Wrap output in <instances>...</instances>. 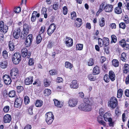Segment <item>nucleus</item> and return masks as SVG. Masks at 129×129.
<instances>
[{"instance_id":"obj_1","label":"nucleus","mask_w":129,"mask_h":129,"mask_svg":"<svg viewBox=\"0 0 129 129\" xmlns=\"http://www.w3.org/2000/svg\"><path fill=\"white\" fill-rule=\"evenodd\" d=\"M90 99L88 98H85L84 102L79 105V109L85 111H89L91 110L92 104Z\"/></svg>"},{"instance_id":"obj_2","label":"nucleus","mask_w":129,"mask_h":129,"mask_svg":"<svg viewBox=\"0 0 129 129\" xmlns=\"http://www.w3.org/2000/svg\"><path fill=\"white\" fill-rule=\"evenodd\" d=\"M104 4L103 3H102L100 5V8L97 13H99L103 10H104L105 12L108 13H110L112 11L113 8V5L107 4L105 6H104Z\"/></svg>"},{"instance_id":"obj_3","label":"nucleus","mask_w":129,"mask_h":129,"mask_svg":"<svg viewBox=\"0 0 129 129\" xmlns=\"http://www.w3.org/2000/svg\"><path fill=\"white\" fill-rule=\"evenodd\" d=\"M54 119L53 114L50 112L46 113L45 115V119L46 122L48 124H51Z\"/></svg>"},{"instance_id":"obj_4","label":"nucleus","mask_w":129,"mask_h":129,"mask_svg":"<svg viewBox=\"0 0 129 129\" xmlns=\"http://www.w3.org/2000/svg\"><path fill=\"white\" fill-rule=\"evenodd\" d=\"M118 105L117 100L116 98L112 97L108 102V106L112 109L115 108Z\"/></svg>"},{"instance_id":"obj_5","label":"nucleus","mask_w":129,"mask_h":129,"mask_svg":"<svg viewBox=\"0 0 129 129\" xmlns=\"http://www.w3.org/2000/svg\"><path fill=\"white\" fill-rule=\"evenodd\" d=\"M21 59V54L19 53H15L13 55L12 61L15 64H18Z\"/></svg>"},{"instance_id":"obj_6","label":"nucleus","mask_w":129,"mask_h":129,"mask_svg":"<svg viewBox=\"0 0 129 129\" xmlns=\"http://www.w3.org/2000/svg\"><path fill=\"white\" fill-rule=\"evenodd\" d=\"M18 70V69L16 68H13L10 70V75L12 78L13 79L17 78L19 75Z\"/></svg>"},{"instance_id":"obj_7","label":"nucleus","mask_w":129,"mask_h":129,"mask_svg":"<svg viewBox=\"0 0 129 129\" xmlns=\"http://www.w3.org/2000/svg\"><path fill=\"white\" fill-rule=\"evenodd\" d=\"M78 101L77 99H71L68 101V106L71 108L76 107L77 105Z\"/></svg>"},{"instance_id":"obj_8","label":"nucleus","mask_w":129,"mask_h":129,"mask_svg":"<svg viewBox=\"0 0 129 129\" xmlns=\"http://www.w3.org/2000/svg\"><path fill=\"white\" fill-rule=\"evenodd\" d=\"M29 31V27L26 24H25L23 25V33L21 34V37L24 38L27 36Z\"/></svg>"},{"instance_id":"obj_9","label":"nucleus","mask_w":129,"mask_h":129,"mask_svg":"<svg viewBox=\"0 0 129 129\" xmlns=\"http://www.w3.org/2000/svg\"><path fill=\"white\" fill-rule=\"evenodd\" d=\"M2 78L3 81L6 84L8 85L11 84L12 80L9 75L5 74L3 76Z\"/></svg>"},{"instance_id":"obj_10","label":"nucleus","mask_w":129,"mask_h":129,"mask_svg":"<svg viewBox=\"0 0 129 129\" xmlns=\"http://www.w3.org/2000/svg\"><path fill=\"white\" fill-rule=\"evenodd\" d=\"M33 35L31 34L27 37L25 42L26 47H28L31 45L33 40Z\"/></svg>"},{"instance_id":"obj_11","label":"nucleus","mask_w":129,"mask_h":129,"mask_svg":"<svg viewBox=\"0 0 129 129\" xmlns=\"http://www.w3.org/2000/svg\"><path fill=\"white\" fill-rule=\"evenodd\" d=\"M56 28L55 25L54 23L51 24L47 30L48 34L49 36H51V34L54 32Z\"/></svg>"},{"instance_id":"obj_12","label":"nucleus","mask_w":129,"mask_h":129,"mask_svg":"<svg viewBox=\"0 0 129 129\" xmlns=\"http://www.w3.org/2000/svg\"><path fill=\"white\" fill-rule=\"evenodd\" d=\"M64 42L66 46L68 47H72L73 44V39L69 37H66Z\"/></svg>"},{"instance_id":"obj_13","label":"nucleus","mask_w":129,"mask_h":129,"mask_svg":"<svg viewBox=\"0 0 129 129\" xmlns=\"http://www.w3.org/2000/svg\"><path fill=\"white\" fill-rule=\"evenodd\" d=\"M122 3L119 2L118 4V7L115 8L114 10V12L116 14H119L122 12V9L121 8L122 6Z\"/></svg>"},{"instance_id":"obj_14","label":"nucleus","mask_w":129,"mask_h":129,"mask_svg":"<svg viewBox=\"0 0 129 129\" xmlns=\"http://www.w3.org/2000/svg\"><path fill=\"white\" fill-rule=\"evenodd\" d=\"M8 29V26L4 25V23L3 21L0 22V31L5 33L7 32Z\"/></svg>"},{"instance_id":"obj_15","label":"nucleus","mask_w":129,"mask_h":129,"mask_svg":"<svg viewBox=\"0 0 129 129\" xmlns=\"http://www.w3.org/2000/svg\"><path fill=\"white\" fill-rule=\"evenodd\" d=\"M20 33V29L19 28L16 29L14 32L13 36L16 39H18L19 37Z\"/></svg>"},{"instance_id":"obj_16","label":"nucleus","mask_w":129,"mask_h":129,"mask_svg":"<svg viewBox=\"0 0 129 129\" xmlns=\"http://www.w3.org/2000/svg\"><path fill=\"white\" fill-rule=\"evenodd\" d=\"M70 87L71 88L76 89L78 87V84L77 83V81L76 80L72 81L70 85Z\"/></svg>"},{"instance_id":"obj_17","label":"nucleus","mask_w":129,"mask_h":129,"mask_svg":"<svg viewBox=\"0 0 129 129\" xmlns=\"http://www.w3.org/2000/svg\"><path fill=\"white\" fill-rule=\"evenodd\" d=\"M33 81V77L31 76L26 78L25 80V83L26 85H29L32 84Z\"/></svg>"},{"instance_id":"obj_18","label":"nucleus","mask_w":129,"mask_h":129,"mask_svg":"<svg viewBox=\"0 0 129 129\" xmlns=\"http://www.w3.org/2000/svg\"><path fill=\"white\" fill-rule=\"evenodd\" d=\"M109 79L112 81H114L115 79L116 76L114 72L110 71L109 73Z\"/></svg>"},{"instance_id":"obj_19","label":"nucleus","mask_w":129,"mask_h":129,"mask_svg":"<svg viewBox=\"0 0 129 129\" xmlns=\"http://www.w3.org/2000/svg\"><path fill=\"white\" fill-rule=\"evenodd\" d=\"M11 120L10 115L7 114L5 115L4 117L3 121L4 123H9Z\"/></svg>"},{"instance_id":"obj_20","label":"nucleus","mask_w":129,"mask_h":129,"mask_svg":"<svg viewBox=\"0 0 129 129\" xmlns=\"http://www.w3.org/2000/svg\"><path fill=\"white\" fill-rule=\"evenodd\" d=\"M22 55L23 57H25L26 55L29 56L30 54L29 53L27 49L25 48H23L22 50Z\"/></svg>"},{"instance_id":"obj_21","label":"nucleus","mask_w":129,"mask_h":129,"mask_svg":"<svg viewBox=\"0 0 129 129\" xmlns=\"http://www.w3.org/2000/svg\"><path fill=\"white\" fill-rule=\"evenodd\" d=\"M54 104L55 106L59 108H61L63 105V102H60L58 100H54Z\"/></svg>"},{"instance_id":"obj_22","label":"nucleus","mask_w":129,"mask_h":129,"mask_svg":"<svg viewBox=\"0 0 129 129\" xmlns=\"http://www.w3.org/2000/svg\"><path fill=\"white\" fill-rule=\"evenodd\" d=\"M111 116V114L109 112H108L105 113L103 116L104 120L106 121H107L110 118H111L110 117Z\"/></svg>"},{"instance_id":"obj_23","label":"nucleus","mask_w":129,"mask_h":129,"mask_svg":"<svg viewBox=\"0 0 129 129\" xmlns=\"http://www.w3.org/2000/svg\"><path fill=\"white\" fill-rule=\"evenodd\" d=\"M129 65L128 64H124L123 68V73L125 74H126L129 72Z\"/></svg>"},{"instance_id":"obj_24","label":"nucleus","mask_w":129,"mask_h":129,"mask_svg":"<svg viewBox=\"0 0 129 129\" xmlns=\"http://www.w3.org/2000/svg\"><path fill=\"white\" fill-rule=\"evenodd\" d=\"M100 72L99 67L97 66H95L93 69V75L98 74Z\"/></svg>"},{"instance_id":"obj_25","label":"nucleus","mask_w":129,"mask_h":129,"mask_svg":"<svg viewBox=\"0 0 129 129\" xmlns=\"http://www.w3.org/2000/svg\"><path fill=\"white\" fill-rule=\"evenodd\" d=\"M8 66V62L6 61H3L0 63V66L2 68L5 69L7 68Z\"/></svg>"},{"instance_id":"obj_26","label":"nucleus","mask_w":129,"mask_h":129,"mask_svg":"<svg viewBox=\"0 0 129 129\" xmlns=\"http://www.w3.org/2000/svg\"><path fill=\"white\" fill-rule=\"evenodd\" d=\"M103 45L105 46L108 45L109 44V39L105 37L103 39Z\"/></svg>"},{"instance_id":"obj_27","label":"nucleus","mask_w":129,"mask_h":129,"mask_svg":"<svg viewBox=\"0 0 129 129\" xmlns=\"http://www.w3.org/2000/svg\"><path fill=\"white\" fill-rule=\"evenodd\" d=\"M9 49L10 51H12L14 50L15 46L12 41H10L9 42Z\"/></svg>"},{"instance_id":"obj_28","label":"nucleus","mask_w":129,"mask_h":129,"mask_svg":"<svg viewBox=\"0 0 129 129\" xmlns=\"http://www.w3.org/2000/svg\"><path fill=\"white\" fill-rule=\"evenodd\" d=\"M123 91L121 89H119L117 91V97L120 98L122 97L123 95Z\"/></svg>"},{"instance_id":"obj_29","label":"nucleus","mask_w":129,"mask_h":129,"mask_svg":"<svg viewBox=\"0 0 129 129\" xmlns=\"http://www.w3.org/2000/svg\"><path fill=\"white\" fill-rule=\"evenodd\" d=\"M65 66L66 68H69L71 69V68L73 67V65L70 62L66 61L65 62Z\"/></svg>"},{"instance_id":"obj_30","label":"nucleus","mask_w":129,"mask_h":129,"mask_svg":"<svg viewBox=\"0 0 129 129\" xmlns=\"http://www.w3.org/2000/svg\"><path fill=\"white\" fill-rule=\"evenodd\" d=\"M112 65L115 67H117L119 66V62L118 60L116 59H114L112 61Z\"/></svg>"},{"instance_id":"obj_31","label":"nucleus","mask_w":129,"mask_h":129,"mask_svg":"<svg viewBox=\"0 0 129 129\" xmlns=\"http://www.w3.org/2000/svg\"><path fill=\"white\" fill-rule=\"evenodd\" d=\"M51 82L47 79H46L44 81V84L45 86L46 87L49 86L51 84Z\"/></svg>"},{"instance_id":"obj_32","label":"nucleus","mask_w":129,"mask_h":129,"mask_svg":"<svg viewBox=\"0 0 129 129\" xmlns=\"http://www.w3.org/2000/svg\"><path fill=\"white\" fill-rule=\"evenodd\" d=\"M99 24L101 27H103L104 26L105 23L104 18L102 17L99 20Z\"/></svg>"},{"instance_id":"obj_33","label":"nucleus","mask_w":129,"mask_h":129,"mask_svg":"<svg viewBox=\"0 0 129 129\" xmlns=\"http://www.w3.org/2000/svg\"><path fill=\"white\" fill-rule=\"evenodd\" d=\"M127 59V58L126 53H122L121 56V59L122 61H125Z\"/></svg>"},{"instance_id":"obj_34","label":"nucleus","mask_w":129,"mask_h":129,"mask_svg":"<svg viewBox=\"0 0 129 129\" xmlns=\"http://www.w3.org/2000/svg\"><path fill=\"white\" fill-rule=\"evenodd\" d=\"M43 102L40 100H37V101L35 105L36 106L38 107H40L42 106L43 105Z\"/></svg>"},{"instance_id":"obj_35","label":"nucleus","mask_w":129,"mask_h":129,"mask_svg":"<svg viewBox=\"0 0 129 129\" xmlns=\"http://www.w3.org/2000/svg\"><path fill=\"white\" fill-rule=\"evenodd\" d=\"M51 93V90L48 89H46L44 91V93L45 96H48Z\"/></svg>"},{"instance_id":"obj_36","label":"nucleus","mask_w":129,"mask_h":129,"mask_svg":"<svg viewBox=\"0 0 129 129\" xmlns=\"http://www.w3.org/2000/svg\"><path fill=\"white\" fill-rule=\"evenodd\" d=\"M83 45L82 44H78L76 45V50H81L83 48Z\"/></svg>"},{"instance_id":"obj_37","label":"nucleus","mask_w":129,"mask_h":129,"mask_svg":"<svg viewBox=\"0 0 129 129\" xmlns=\"http://www.w3.org/2000/svg\"><path fill=\"white\" fill-rule=\"evenodd\" d=\"M41 35L39 34L37 37L36 42L37 44H38L40 43L42 39V38Z\"/></svg>"},{"instance_id":"obj_38","label":"nucleus","mask_w":129,"mask_h":129,"mask_svg":"<svg viewBox=\"0 0 129 129\" xmlns=\"http://www.w3.org/2000/svg\"><path fill=\"white\" fill-rule=\"evenodd\" d=\"M16 94V92L14 90L10 91L9 93V96L11 98L14 97Z\"/></svg>"},{"instance_id":"obj_39","label":"nucleus","mask_w":129,"mask_h":129,"mask_svg":"<svg viewBox=\"0 0 129 129\" xmlns=\"http://www.w3.org/2000/svg\"><path fill=\"white\" fill-rule=\"evenodd\" d=\"M45 27L44 26H42L40 29L39 34L41 35L43 34L45 32Z\"/></svg>"},{"instance_id":"obj_40","label":"nucleus","mask_w":129,"mask_h":129,"mask_svg":"<svg viewBox=\"0 0 129 129\" xmlns=\"http://www.w3.org/2000/svg\"><path fill=\"white\" fill-rule=\"evenodd\" d=\"M33 107L34 106L33 105H31L29 107L28 109V113L30 115H32L33 114Z\"/></svg>"},{"instance_id":"obj_41","label":"nucleus","mask_w":129,"mask_h":129,"mask_svg":"<svg viewBox=\"0 0 129 129\" xmlns=\"http://www.w3.org/2000/svg\"><path fill=\"white\" fill-rule=\"evenodd\" d=\"M107 121L109 122V125L110 126L113 127L114 125V122L113 121L112 118H110Z\"/></svg>"},{"instance_id":"obj_42","label":"nucleus","mask_w":129,"mask_h":129,"mask_svg":"<svg viewBox=\"0 0 129 129\" xmlns=\"http://www.w3.org/2000/svg\"><path fill=\"white\" fill-rule=\"evenodd\" d=\"M88 65L89 66H92L94 64V61L93 59L90 58L88 61L87 62Z\"/></svg>"},{"instance_id":"obj_43","label":"nucleus","mask_w":129,"mask_h":129,"mask_svg":"<svg viewBox=\"0 0 129 129\" xmlns=\"http://www.w3.org/2000/svg\"><path fill=\"white\" fill-rule=\"evenodd\" d=\"M88 78L90 81H94L96 79V78L93 75L90 74L88 75Z\"/></svg>"},{"instance_id":"obj_44","label":"nucleus","mask_w":129,"mask_h":129,"mask_svg":"<svg viewBox=\"0 0 129 129\" xmlns=\"http://www.w3.org/2000/svg\"><path fill=\"white\" fill-rule=\"evenodd\" d=\"M111 38L112 39L111 43L113 42L115 43L116 42L117 40V38L115 35H112L111 36Z\"/></svg>"},{"instance_id":"obj_45","label":"nucleus","mask_w":129,"mask_h":129,"mask_svg":"<svg viewBox=\"0 0 129 129\" xmlns=\"http://www.w3.org/2000/svg\"><path fill=\"white\" fill-rule=\"evenodd\" d=\"M24 102L26 105L29 102V99L28 96H26L24 97Z\"/></svg>"},{"instance_id":"obj_46","label":"nucleus","mask_w":129,"mask_h":129,"mask_svg":"<svg viewBox=\"0 0 129 129\" xmlns=\"http://www.w3.org/2000/svg\"><path fill=\"white\" fill-rule=\"evenodd\" d=\"M71 18L72 19H75L76 17V13L73 11L71 13Z\"/></svg>"},{"instance_id":"obj_47","label":"nucleus","mask_w":129,"mask_h":129,"mask_svg":"<svg viewBox=\"0 0 129 129\" xmlns=\"http://www.w3.org/2000/svg\"><path fill=\"white\" fill-rule=\"evenodd\" d=\"M98 44L99 45L100 47H102L103 46V39H102L100 38H99L98 39Z\"/></svg>"},{"instance_id":"obj_48","label":"nucleus","mask_w":129,"mask_h":129,"mask_svg":"<svg viewBox=\"0 0 129 129\" xmlns=\"http://www.w3.org/2000/svg\"><path fill=\"white\" fill-rule=\"evenodd\" d=\"M110 79L108 75H105L104 77V80L106 82H108L110 81Z\"/></svg>"},{"instance_id":"obj_49","label":"nucleus","mask_w":129,"mask_h":129,"mask_svg":"<svg viewBox=\"0 0 129 129\" xmlns=\"http://www.w3.org/2000/svg\"><path fill=\"white\" fill-rule=\"evenodd\" d=\"M115 113L117 116L120 115L121 113L119 108L117 107L115 109Z\"/></svg>"},{"instance_id":"obj_50","label":"nucleus","mask_w":129,"mask_h":129,"mask_svg":"<svg viewBox=\"0 0 129 129\" xmlns=\"http://www.w3.org/2000/svg\"><path fill=\"white\" fill-rule=\"evenodd\" d=\"M10 109V107L9 106H5L3 109V111L5 113H7L9 111Z\"/></svg>"},{"instance_id":"obj_51","label":"nucleus","mask_w":129,"mask_h":129,"mask_svg":"<svg viewBox=\"0 0 129 129\" xmlns=\"http://www.w3.org/2000/svg\"><path fill=\"white\" fill-rule=\"evenodd\" d=\"M119 26L120 28L124 29L126 27V25L124 23L122 22L119 24Z\"/></svg>"},{"instance_id":"obj_52","label":"nucleus","mask_w":129,"mask_h":129,"mask_svg":"<svg viewBox=\"0 0 129 129\" xmlns=\"http://www.w3.org/2000/svg\"><path fill=\"white\" fill-rule=\"evenodd\" d=\"M49 73L51 75H54L57 74V72L55 70H51L49 71Z\"/></svg>"},{"instance_id":"obj_53","label":"nucleus","mask_w":129,"mask_h":129,"mask_svg":"<svg viewBox=\"0 0 129 129\" xmlns=\"http://www.w3.org/2000/svg\"><path fill=\"white\" fill-rule=\"evenodd\" d=\"M126 42L125 40H122L119 41V45L121 47H124V45L126 43Z\"/></svg>"},{"instance_id":"obj_54","label":"nucleus","mask_w":129,"mask_h":129,"mask_svg":"<svg viewBox=\"0 0 129 129\" xmlns=\"http://www.w3.org/2000/svg\"><path fill=\"white\" fill-rule=\"evenodd\" d=\"M101 118L99 117L98 118L97 120L99 123L102 125H104L105 124V122L103 120H101Z\"/></svg>"},{"instance_id":"obj_55","label":"nucleus","mask_w":129,"mask_h":129,"mask_svg":"<svg viewBox=\"0 0 129 129\" xmlns=\"http://www.w3.org/2000/svg\"><path fill=\"white\" fill-rule=\"evenodd\" d=\"M58 7V4L57 2L55 3L53 5V8L55 10H57Z\"/></svg>"},{"instance_id":"obj_56","label":"nucleus","mask_w":129,"mask_h":129,"mask_svg":"<svg viewBox=\"0 0 129 129\" xmlns=\"http://www.w3.org/2000/svg\"><path fill=\"white\" fill-rule=\"evenodd\" d=\"M17 89L18 92H20L23 90V88L22 86H19L17 87Z\"/></svg>"},{"instance_id":"obj_57","label":"nucleus","mask_w":129,"mask_h":129,"mask_svg":"<svg viewBox=\"0 0 129 129\" xmlns=\"http://www.w3.org/2000/svg\"><path fill=\"white\" fill-rule=\"evenodd\" d=\"M63 12L64 15H66L67 13L68 9L66 6H64L63 8Z\"/></svg>"},{"instance_id":"obj_58","label":"nucleus","mask_w":129,"mask_h":129,"mask_svg":"<svg viewBox=\"0 0 129 129\" xmlns=\"http://www.w3.org/2000/svg\"><path fill=\"white\" fill-rule=\"evenodd\" d=\"M54 42L49 41L47 46V47L48 48H50L52 47L54 45Z\"/></svg>"},{"instance_id":"obj_59","label":"nucleus","mask_w":129,"mask_h":129,"mask_svg":"<svg viewBox=\"0 0 129 129\" xmlns=\"http://www.w3.org/2000/svg\"><path fill=\"white\" fill-rule=\"evenodd\" d=\"M3 55L4 58H6L7 57L8 54L7 51L5 50L3 51Z\"/></svg>"},{"instance_id":"obj_60","label":"nucleus","mask_w":129,"mask_h":129,"mask_svg":"<svg viewBox=\"0 0 129 129\" xmlns=\"http://www.w3.org/2000/svg\"><path fill=\"white\" fill-rule=\"evenodd\" d=\"M34 60L32 58H30L29 60L28 64L29 65L32 66L34 64Z\"/></svg>"},{"instance_id":"obj_61","label":"nucleus","mask_w":129,"mask_h":129,"mask_svg":"<svg viewBox=\"0 0 129 129\" xmlns=\"http://www.w3.org/2000/svg\"><path fill=\"white\" fill-rule=\"evenodd\" d=\"M124 20L127 24L129 23V20L127 16L125 15L124 17Z\"/></svg>"},{"instance_id":"obj_62","label":"nucleus","mask_w":129,"mask_h":129,"mask_svg":"<svg viewBox=\"0 0 129 129\" xmlns=\"http://www.w3.org/2000/svg\"><path fill=\"white\" fill-rule=\"evenodd\" d=\"M16 13H18L21 11V8L20 7H18L15 8L14 10Z\"/></svg>"},{"instance_id":"obj_63","label":"nucleus","mask_w":129,"mask_h":129,"mask_svg":"<svg viewBox=\"0 0 129 129\" xmlns=\"http://www.w3.org/2000/svg\"><path fill=\"white\" fill-rule=\"evenodd\" d=\"M15 102L19 103V104H21L22 100L20 98H17L16 99Z\"/></svg>"},{"instance_id":"obj_64","label":"nucleus","mask_w":129,"mask_h":129,"mask_svg":"<svg viewBox=\"0 0 129 129\" xmlns=\"http://www.w3.org/2000/svg\"><path fill=\"white\" fill-rule=\"evenodd\" d=\"M125 95L128 97H129V89H126L125 91Z\"/></svg>"}]
</instances>
